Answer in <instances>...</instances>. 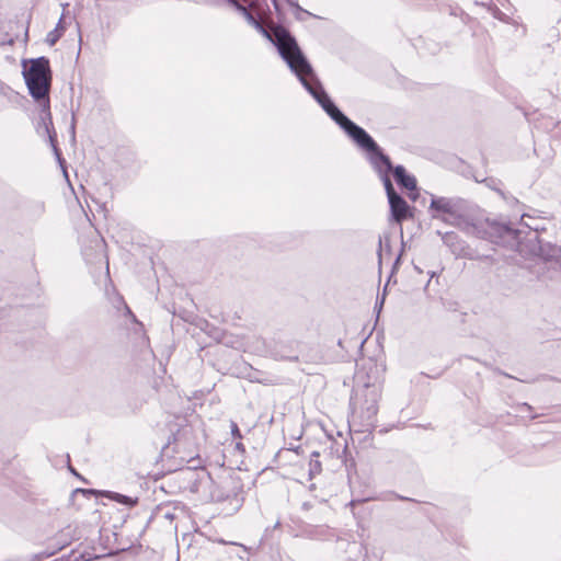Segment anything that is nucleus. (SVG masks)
<instances>
[{
	"label": "nucleus",
	"instance_id": "obj_7",
	"mask_svg": "<svg viewBox=\"0 0 561 561\" xmlns=\"http://www.w3.org/2000/svg\"><path fill=\"white\" fill-rule=\"evenodd\" d=\"M299 341L289 339L287 334L280 333L277 337L273 339L270 352L275 359L297 362L299 358Z\"/></svg>",
	"mask_w": 561,
	"mask_h": 561
},
{
	"label": "nucleus",
	"instance_id": "obj_28",
	"mask_svg": "<svg viewBox=\"0 0 561 561\" xmlns=\"http://www.w3.org/2000/svg\"><path fill=\"white\" fill-rule=\"evenodd\" d=\"M70 471H71L72 473H75L76 476H78V474H77V472L75 471V469L70 468Z\"/></svg>",
	"mask_w": 561,
	"mask_h": 561
},
{
	"label": "nucleus",
	"instance_id": "obj_13",
	"mask_svg": "<svg viewBox=\"0 0 561 561\" xmlns=\"http://www.w3.org/2000/svg\"><path fill=\"white\" fill-rule=\"evenodd\" d=\"M484 182L486 183V185H488L490 188H492V190H494L495 192H497V194H499L503 199H505V201H507V202H512V203H516V202H517V199H516L515 197L506 195V193H505V192H503V191L497 186V184H499V183H497V181H496L495 179H492V178H490V179H485V180H484Z\"/></svg>",
	"mask_w": 561,
	"mask_h": 561
},
{
	"label": "nucleus",
	"instance_id": "obj_1",
	"mask_svg": "<svg viewBox=\"0 0 561 561\" xmlns=\"http://www.w3.org/2000/svg\"><path fill=\"white\" fill-rule=\"evenodd\" d=\"M229 7L241 14L250 25L254 26L262 35L272 41L277 47L280 57L286 61L290 70L296 75L302 87L318 102L322 110L334 121L353 141L367 152L368 161L374 170L379 174L387 197L397 195L389 172L392 170V163L386 156L374 138L360 126L344 115L332 102L324 91L321 82L316 77L313 69L296 39L284 27L277 26L273 31L274 39L263 24V18L260 14L262 2H227Z\"/></svg>",
	"mask_w": 561,
	"mask_h": 561
},
{
	"label": "nucleus",
	"instance_id": "obj_30",
	"mask_svg": "<svg viewBox=\"0 0 561 561\" xmlns=\"http://www.w3.org/2000/svg\"><path fill=\"white\" fill-rule=\"evenodd\" d=\"M82 492H85V490H82ZM87 492L92 493V490H87Z\"/></svg>",
	"mask_w": 561,
	"mask_h": 561
},
{
	"label": "nucleus",
	"instance_id": "obj_14",
	"mask_svg": "<svg viewBox=\"0 0 561 561\" xmlns=\"http://www.w3.org/2000/svg\"><path fill=\"white\" fill-rule=\"evenodd\" d=\"M320 454L318 451H313L311 454V459H310V463H309V474L310 476H313V474H318L320 473L321 471V462L318 460Z\"/></svg>",
	"mask_w": 561,
	"mask_h": 561
},
{
	"label": "nucleus",
	"instance_id": "obj_16",
	"mask_svg": "<svg viewBox=\"0 0 561 561\" xmlns=\"http://www.w3.org/2000/svg\"><path fill=\"white\" fill-rule=\"evenodd\" d=\"M62 36L61 31L58 30V27H55L53 31H50L46 36V43L50 46L55 45L59 38Z\"/></svg>",
	"mask_w": 561,
	"mask_h": 561
},
{
	"label": "nucleus",
	"instance_id": "obj_18",
	"mask_svg": "<svg viewBox=\"0 0 561 561\" xmlns=\"http://www.w3.org/2000/svg\"><path fill=\"white\" fill-rule=\"evenodd\" d=\"M230 430H231V435L234 439H241L242 438V435L240 433V430L238 427V424L233 421H231L230 423Z\"/></svg>",
	"mask_w": 561,
	"mask_h": 561
},
{
	"label": "nucleus",
	"instance_id": "obj_25",
	"mask_svg": "<svg viewBox=\"0 0 561 561\" xmlns=\"http://www.w3.org/2000/svg\"><path fill=\"white\" fill-rule=\"evenodd\" d=\"M288 4L295 7V8H298V2H294V1H290V2H287Z\"/></svg>",
	"mask_w": 561,
	"mask_h": 561
},
{
	"label": "nucleus",
	"instance_id": "obj_4",
	"mask_svg": "<svg viewBox=\"0 0 561 561\" xmlns=\"http://www.w3.org/2000/svg\"><path fill=\"white\" fill-rule=\"evenodd\" d=\"M430 211L433 219L448 225L468 228L476 227V207L460 197L432 196Z\"/></svg>",
	"mask_w": 561,
	"mask_h": 561
},
{
	"label": "nucleus",
	"instance_id": "obj_29",
	"mask_svg": "<svg viewBox=\"0 0 561 561\" xmlns=\"http://www.w3.org/2000/svg\"><path fill=\"white\" fill-rule=\"evenodd\" d=\"M72 133H75V124L71 125Z\"/></svg>",
	"mask_w": 561,
	"mask_h": 561
},
{
	"label": "nucleus",
	"instance_id": "obj_11",
	"mask_svg": "<svg viewBox=\"0 0 561 561\" xmlns=\"http://www.w3.org/2000/svg\"><path fill=\"white\" fill-rule=\"evenodd\" d=\"M391 172L393 173L397 184L408 191L416 190V179L413 175L407 173L403 165L399 164L392 167Z\"/></svg>",
	"mask_w": 561,
	"mask_h": 561
},
{
	"label": "nucleus",
	"instance_id": "obj_5",
	"mask_svg": "<svg viewBox=\"0 0 561 561\" xmlns=\"http://www.w3.org/2000/svg\"><path fill=\"white\" fill-rule=\"evenodd\" d=\"M181 491H190L191 493H201L206 488L213 485V479L209 472L204 469H193L191 467L176 470L170 478Z\"/></svg>",
	"mask_w": 561,
	"mask_h": 561
},
{
	"label": "nucleus",
	"instance_id": "obj_24",
	"mask_svg": "<svg viewBox=\"0 0 561 561\" xmlns=\"http://www.w3.org/2000/svg\"><path fill=\"white\" fill-rule=\"evenodd\" d=\"M359 502H360V501L352 500V501L348 503V505L353 507L356 503H359Z\"/></svg>",
	"mask_w": 561,
	"mask_h": 561
},
{
	"label": "nucleus",
	"instance_id": "obj_19",
	"mask_svg": "<svg viewBox=\"0 0 561 561\" xmlns=\"http://www.w3.org/2000/svg\"><path fill=\"white\" fill-rule=\"evenodd\" d=\"M118 301L119 304H122L126 310V313H128L134 320H135V316L131 313L130 309L128 308V306L124 302L123 298L119 297L118 298Z\"/></svg>",
	"mask_w": 561,
	"mask_h": 561
},
{
	"label": "nucleus",
	"instance_id": "obj_21",
	"mask_svg": "<svg viewBox=\"0 0 561 561\" xmlns=\"http://www.w3.org/2000/svg\"><path fill=\"white\" fill-rule=\"evenodd\" d=\"M62 18L64 15H61V18L59 19V22L57 23L56 27H58L59 31H61V34L64 33V30L65 27L62 26Z\"/></svg>",
	"mask_w": 561,
	"mask_h": 561
},
{
	"label": "nucleus",
	"instance_id": "obj_22",
	"mask_svg": "<svg viewBox=\"0 0 561 561\" xmlns=\"http://www.w3.org/2000/svg\"><path fill=\"white\" fill-rule=\"evenodd\" d=\"M236 448L241 450V451H244V446H243V444L241 442H237L236 443Z\"/></svg>",
	"mask_w": 561,
	"mask_h": 561
},
{
	"label": "nucleus",
	"instance_id": "obj_8",
	"mask_svg": "<svg viewBox=\"0 0 561 561\" xmlns=\"http://www.w3.org/2000/svg\"><path fill=\"white\" fill-rule=\"evenodd\" d=\"M237 489V482L228 478L221 480L219 483L213 481V485L206 488V491L201 492V494L216 502L238 501L239 492Z\"/></svg>",
	"mask_w": 561,
	"mask_h": 561
},
{
	"label": "nucleus",
	"instance_id": "obj_2",
	"mask_svg": "<svg viewBox=\"0 0 561 561\" xmlns=\"http://www.w3.org/2000/svg\"><path fill=\"white\" fill-rule=\"evenodd\" d=\"M383 373L385 366L371 358L364 359L356 371V380L362 382L364 386L362 394L364 402L360 404L359 410H357L355 402H351L353 412L350 425L355 432H371L375 427L376 415L378 413V401L381 397Z\"/></svg>",
	"mask_w": 561,
	"mask_h": 561
},
{
	"label": "nucleus",
	"instance_id": "obj_20",
	"mask_svg": "<svg viewBox=\"0 0 561 561\" xmlns=\"http://www.w3.org/2000/svg\"><path fill=\"white\" fill-rule=\"evenodd\" d=\"M402 251L397 255L394 263H393V270L400 264L401 261Z\"/></svg>",
	"mask_w": 561,
	"mask_h": 561
},
{
	"label": "nucleus",
	"instance_id": "obj_6",
	"mask_svg": "<svg viewBox=\"0 0 561 561\" xmlns=\"http://www.w3.org/2000/svg\"><path fill=\"white\" fill-rule=\"evenodd\" d=\"M482 238L490 239L496 244L519 247L520 230L513 229L507 225L488 224V229L483 232Z\"/></svg>",
	"mask_w": 561,
	"mask_h": 561
},
{
	"label": "nucleus",
	"instance_id": "obj_9",
	"mask_svg": "<svg viewBox=\"0 0 561 561\" xmlns=\"http://www.w3.org/2000/svg\"><path fill=\"white\" fill-rule=\"evenodd\" d=\"M477 5L481 4L490 12L495 19L508 23L513 15V8L511 2H500L502 8L497 7L495 2H474Z\"/></svg>",
	"mask_w": 561,
	"mask_h": 561
},
{
	"label": "nucleus",
	"instance_id": "obj_17",
	"mask_svg": "<svg viewBox=\"0 0 561 561\" xmlns=\"http://www.w3.org/2000/svg\"><path fill=\"white\" fill-rule=\"evenodd\" d=\"M457 239L458 236L453 231L446 232L442 236L443 242L448 247H453Z\"/></svg>",
	"mask_w": 561,
	"mask_h": 561
},
{
	"label": "nucleus",
	"instance_id": "obj_15",
	"mask_svg": "<svg viewBox=\"0 0 561 561\" xmlns=\"http://www.w3.org/2000/svg\"><path fill=\"white\" fill-rule=\"evenodd\" d=\"M390 253H391L390 239L385 238V240H382L381 238H379V250H378L379 262H381L385 254L390 255Z\"/></svg>",
	"mask_w": 561,
	"mask_h": 561
},
{
	"label": "nucleus",
	"instance_id": "obj_23",
	"mask_svg": "<svg viewBox=\"0 0 561 561\" xmlns=\"http://www.w3.org/2000/svg\"><path fill=\"white\" fill-rule=\"evenodd\" d=\"M280 3H282V2H278V1L273 2V4H274V7H275L276 11H279V10L282 9V8H280Z\"/></svg>",
	"mask_w": 561,
	"mask_h": 561
},
{
	"label": "nucleus",
	"instance_id": "obj_10",
	"mask_svg": "<svg viewBox=\"0 0 561 561\" xmlns=\"http://www.w3.org/2000/svg\"><path fill=\"white\" fill-rule=\"evenodd\" d=\"M391 216L394 221L401 222L409 216V205L405 199L397 194L388 198Z\"/></svg>",
	"mask_w": 561,
	"mask_h": 561
},
{
	"label": "nucleus",
	"instance_id": "obj_26",
	"mask_svg": "<svg viewBox=\"0 0 561 561\" xmlns=\"http://www.w3.org/2000/svg\"><path fill=\"white\" fill-rule=\"evenodd\" d=\"M164 517H165V518H168V519H172V518H173V515H172V514H170V513H165Z\"/></svg>",
	"mask_w": 561,
	"mask_h": 561
},
{
	"label": "nucleus",
	"instance_id": "obj_12",
	"mask_svg": "<svg viewBox=\"0 0 561 561\" xmlns=\"http://www.w3.org/2000/svg\"><path fill=\"white\" fill-rule=\"evenodd\" d=\"M107 497H110L111 500H113L119 504H124L127 506H135L138 502L137 497H130V496H127V495H124L121 493H116V492H107Z\"/></svg>",
	"mask_w": 561,
	"mask_h": 561
},
{
	"label": "nucleus",
	"instance_id": "obj_3",
	"mask_svg": "<svg viewBox=\"0 0 561 561\" xmlns=\"http://www.w3.org/2000/svg\"><path fill=\"white\" fill-rule=\"evenodd\" d=\"M30 64V67L26 68L25 61H23L24 69L22 73L31 96L37 101L42 107V116L38 127H44L57 159L61 161L60 153L56 146V133L50 113L49 90L51 85V70L49 59L42 56L31 59Z\"/></svg>",
	"mask_w": 561,
	"mask_h": 561
},
{
	"label": "nucleus",
	"instance_id": "obj_27",
	"mask_svg": "<svg viewBox=\"0 0 561 561\" xmlns=\"http://www.w3.org/2000/svg\"><path fill=\"white\" fill-rule=\"evenodd\" d=\"M552 252H553V254H552V255H554V254L558 252V249L553 248V249H552Z\"/></svg>",
	"mask_w": 561,
	"mask_h": 561
}]
</instances>
